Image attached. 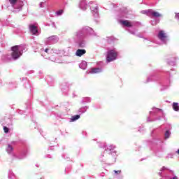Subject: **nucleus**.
<instances>
[{"mask_svg":"<svg viewBox=\"0 0 179 179\" xmlns=\"http://www.w3.org/2000/svg\"><path fill=\"white\" fill-rule=\"evenodd\" d=\"M59 38L57 36H51L45 39V43L48 45L55 44L58 43Z\"/></svg>","mask_w":179,"mask_h":179,"instance_id":"obj_8","label":"nucleus"},{"mask_svg":"<svg viewBox=\"0 0 179 179\" xmlns=\"http://www.w3.org/2000/svg\"><path fill=\"white\" fill-rule=\"evenodd\" d=\"M26 157V152H22V156L19 157V159H24Z\"/></svg>","mask_w":179,"mask_h":179,"instance_id":"obj_28","label":"nucleus"},{"mask_svg":"<svg viewBox=\"0 0 179 179\" xmlns=\"http://www.w3.org/2000/svg\"><path fill=\"white\" fill-rule=\"evenodd\" d=\"M157 114H162L163 117V110L159 108H153L152 111L150 112V117H153V115H156Z\"/></svg>","mask_w":179,"mask_h":179,"instance_id":"obj_10","label":"nucleus"},{"mask_svg":"<svg viewBox=\"0 0 179 179\" xmlns=\"http://www.w3.org/2000/svg\"><path fill=\"white\" fill-rule=\"evenodd\" d=\"M79 118H80V115L72 116L71 118V122H74V121H77V120H79Z\"/></svg>","mask_w":179,"mask_h":179,"instance_id":"obj_19","label":"nucleus"},{"mask_svg":"<svg viewBox=\"0 0 179 179\" xmlns=\"http://www.w3.org/2000/svg\"><path fill=\"white\" fill-rule=\"evenodd\" d=\"M143 15H147V16L153 17H162V14H160L157 11H155L153 10H144L141 11Z\"/></svg>","mask_w":179,"mask_h":179,"instance_id":"obj_6","label":"nucleus"},{"mask_svg":"<svg viewBox=\"0 0 179 179\" xmlns=\"http://www.w3.org/2000/svg\"><path fill=\"white\" fill-rule=\"evenodd\" d=\"M53 27H55V24L53 23Z\"/></svg>","mask_w":179,"mask_h":179,"instance_id":"obj_37","label":"nucleus"},{"mask_svg":"<svg viewBox=\"0 0 179 179\" xmlns=\"http://www.w3.org/2000/svg\"><path fill=\"white\" fill-rule=\"evenodd\" d=\"M170 135H171V132H170L169 130H167L164 134L165 139H169V138H170Z\"/></svg>","mask_w":179,"mask_h":179,"instance_id":"obj_24","label":"nucleus"},{"mask_svg":"<svg viewBox=\"0 0 179 179\" xmlns=\"http://www.w3.org/2000/svg\"><path fill=\"white\" fill-rule=\"evenodd\" d=\"M115 174H121V171H114Z\"/></svg>","mask_w":179,"mask_h":179,"instance_id":"obj_30","label":"nucleus"},{"mask_svg":"<svg viewBox=\"0 0 179 179\" xmlns=\"http://www.w3.org/2000/svg\"><path fill=\"white\" fill-rule=\"evenodd\" d=\"M157 36V38L161 41V44H167L169 42V35L164 30H159Z\"/></svg>","mask_w":179,"mask_h":179,"instance_id":"obj_3","label":"nucleus"},{"mask_svg":"<svg viewBox=\"0 0 179 179\" xmlns=\"http://www.w3.org/2000/svg\"><path fill=\"white\" fill-rule=\"evenodd\" d=\"M78 45L79 47H85V42H79Z\"/></svg>","mask_w":179,"mask_h":179,"instance_id":"obj_29","label":"nucleus"},{"mask_svg":"<svg viewBox=\"0 0 179 179\" xmlns=\"http://www.w3.org/2000/svg\"><path fill=\"white\" fill-rule=\"evenodd\" d=\"M89 6L90 8L92 15L95 17H97V16H99V6H97V4H96V2L90 1L89 3Z\"/></svg>","mask_w":179,"mask_h":179,"instance_id":"obj_7","label":"nucleus"},{"mask_svg":"<svg viewBox=\"0 0 179 179\" xmlns=\"http://www.w3.org/2000/svg\"><path fill=\"white\" fill-rule=\"evenodd\" d=\"M29 30L31 34H34V36H38V29H37V26L34 24H30Z\"/></svg>","mask_w":179,"mask_h":179,"instance_id":"obj_12","label":"nucleus"},{"mask_svg":"<svg viewBox=\"0 0 179 179\" xmlns=\"http://www.w3.org/2000/svg\"><path fill=\"white\" fill-rule=\"evenodd\" d=\"M100 72H103V69L100 68H92L90 70L88 73H100Z\"/></svg>","mask_w":179,"mask_h":179,"instance_id":"obj_15","label":"nucleus"},{"mask_svg":"<svg viewBox=\"0 0 179 179\" xmlns=\"http://www.w3.org/2000/svg\"><path fill=\"white\" fill-rule=\"evenodd\" d=\"M3 131L5 134H8V132H9V129L6 127H3Z\"/></svg>","mask_w":179,"mask_h":179,"instance_id":"obj_27","label":"nucleus"},{"mask_svg":"<svg viewBox=\"0 0 179 179\" xmlns=\"http://www.w3.org/2000/svg\"><path fill=\"white\" fill-rule=\"evenodd\" d=\"M115 148V145H110L107 146V150H106V153H108V152H111L114 148Z\"/></svg>","mask_w":179,"mask_h":179,"instance_id":"obj_20","label":"nucleus"},{"mask_svg":"<svg viewBox=\"0 0 179 179\" xmlns=\"http://www.w3.org/2000/svg\"><path fill=\"white\" fill-rule=\"evenodd\" d=\"M12 54L11 57L7 55L6 57H2L4 61H10L11 59H17L22 57L24 46L23 45H15L11 48Z\"/></svg>","mask_w":179,"mask_h":179,"instance_id":"obj_2","label":"nucleus"},{"mask_svg":"<svg viewBox=\"0 0 179 179\" xmlns=\"http://www.w3.org/2000/svg\"><path fill=\"white\" fill-rule=\"evenodd\" d=\"M38 48L40 49L42 57H47V55H48L49 54L48 51H50V49L48 48L43 49L41 48V45L40 44L38 45Z\"/></svg>","mask_w":179,"mask_h":179,"instance_id":"obj_13","label":"nucleus"},{"mask_svg":"<svg viewBox=\"0 0 179 179\" xmlns=\"http://www.w3.org/2000/svg\"><path fill=\"white\" fill-rule=\"evenodd\" d=\"M92 101V99L89 97L85 98L83 99V103H90Z\"/></svg>","mask_w":179,"mask_h":179,"instance_id":"obj_26","label":"nucleus"},{"mask_svg":"<svg viewBox=\"0 0 179 179\" xmlns=\"http://www.w3.org/2000/svg\"><path fill=\"white\" fill-rule=\"evenodd\" d=\"M173 108L174 111H179L178 103H173Z\"/></svg>","mask_w":179,"mask_h":179,"instance_id":"obj_22","label":"nucleus"},{"mask_svg":"<svg viewBox=\"0 0 179 179\" xmlns=\"http://www.w3.org/2000/svg\"><path fill=\"white\" fill-rule=\"evenodd\" d=\"M85 54H86V50L85 49H78L76 52L77 57H82V55H85Z\"/></svg>","mask_w":179,"mask_h":179,"instance_id":"obj_16","label":"nucleus"},{"mask_svg":"<svg viewBox=\"0 0 179 179\" xmlns=\"http://www.w3.org/2000/svg\"><path fill=\"white\" fill-rule=\"evenodd\" d=\"M151 24H152V26H155V24H157V23L156 22L152 21V22H151Z\"/></svg>","mask_w":179,"mask_h":179,"instance_id":"obj_31","label":"nucleus"},{"mask_svg":"<svg viewBox=\"0 0 179 179\" xmlns=\"http://www.w3.org/2000/svg\"><path fill=\"white\" fill-rule=\"evenodd\" d=\"M88 36H96V34L94 33L93 29L87 26L83 27L76 33V38L78 41L83 40V38H86Z\"/></svg>","mask_w":179,"mask_h":179,"instance_id":"obj_1","label":"nucleus"},{"mask_svg":"<svg viewBox=\"0 0 179 179\" xmlns=\"http://www.w3.org/2000/svg\"><path fill=\"white\" fill-rule=\"evenodd\" d=\"M131 34H135V31H130Z\"/></svg>","mask_w":179,"mask_h":179,"instance_id":"obj_34","label":"nucleus"},{"mask_svg":"<svg viewBox=\"0 0 179 179\" xmlns=\"http://www.w3.org/2000/svg\"><path fill=\"white\" fill-rule=\"evenodd\" d=\"M8 178L9 179H15V173H13V171H9V172H8Z\"/></svg>","mask_w":179,"mask_h":179,"instance_id":"obj_23","label":"nucleus"},{"mask_svg":"<svg viewBox=\"0 0 179 179\" xmlns=\"http://www.w3.org/2000/svg\"><path fill=\"white\" fill-rule=\"evenodd\" d=\"M10 5L14 8L15 12H20L23 6V1L20 0H8Z\"/></svg>","mask_w":179,"mask_h":179,"instance_id":"obj_4","label":"nucleus"},{"mask_svg":"<svg viewBox=\"0 0 179 179\" xmlns=\"http://www.w3.org/2000/svg\"><path fill=\"white\" fill-rule=\"evenodd\" d=\"M64 13V10H59L56 12L57 16H61Z\"/></svg>","mask_w":179,"mask_h":179,"instance_id":"obj_25","label":"nucleus"},{"mask_svg":"<svg viewBox=\"0 0 179 179\" xmlns=\"http://www.w3.org/2000/svg\"><path fill=\"white\" fill-rule=\"evenodd\" d=\"M6 152L8 153V155L12 154V152H13V147H12V145H10V144H8L6 148Z\"/></svg>","mask_w":179,"mask_h":179,"instance_id":"obj_18","label":"nucleus"},{"mask_svg":"<svg viewBox=\"0 0 179 179\" xmlns=\"http://www.w3.org/2000/svg\"><path fill=\"white\" fill-rule=\"evenodd\" d=\"M120 23L122 26H125L126 27H132V26H134V24L128 20H121Z\"/></svg>","mask_w":179,"mask_h":179,"instance_id":"obj_14","label":"nucleus"},{"mask_svg":"<svg viewBox=\"0 0 179 179\" xmlns=\"http://www.w3.org/2000/svg\"><path fill=\"white\" fill-rule=\"evenodd\" d=\"M117 57H118V52L115 49L110 50L108 51V54L106 56L107 62H111L113 61H115L117 59Z\"/></svg>","mask_w":179,"mask_h":179,"instance_id":"obj_5","label":"nucleus"},{"mask_svg":"<svg viewBox=\"0 0 179 179\" xmlns=\"http://www.w3.org/2000/svg\"><path fill=\"white\" fill-rule=\"evenodd\" d=\"M166 170H167V168L163 166L159 172V176H160V177H164L165 179H178V177L177 176H173V178H170L169 176L165 175L164 171H166Z\"/></svg>","mask_w":179,"mask_h":179,"instance_id":"obj_9","label":"nucleus"},{"mask_svg":"<svg viewBox=\"0 0 179 179\" xmlns=\"http://www.w3.org/2000/svg\"><path fill=\"white\" fill-rule=\"evenodd\" d=\"M78 6L80 9H81V10H86L89 6L87 5V2L86 0H81L80 1V3L78 4Z\"/></svg>","mask_w":179,"mask_h":179,"instance_id":"obj_11","label":"nucleus"},{"mask_svg":"<svg viewBox=\"0 0 179 179\" xmlns=\"http://www.w3.org/2000/svg\"><path fill=\"white\" fill-rule=\"evenodd\" d=\"M148 121H152V120H150V117L148 118Z\"/></svg>","mask_w":179,"mask_h":179,"instance_id":"obj_36","label":"nucleus"},{"mask_svg":"<svg viewBox=\"0 0 179 179\" xmlns=\"http://www.w3.org/2000/svg\"><path fill=\"white\" fill-rule=\"evenodd\" d=\"M176 18L179 20V13L176 14Z\"/></svg>","mask_w":179,"mask_h":179,"instance_id":"obj_32","label":"nucleus"},{"mask_svg":"<svg viewBox=\"0 0 179 179\" xmlns=\"http://www.w3.org/2000/svg\"><path fill=\"white\" fill-rule=\"evenodd\" d=\"M87 106L83 107L79 109L78 112L80 113L81 114H83V113H86L87 111Z\"/></svg>","mask_w":179,"mask_h":179,"instance_id":"obj_21","label":"nucleus"},{"mask_svg":"<svg viewBox=\"0 0 179 179\" xmlns=\"http://www.w3.org/2000/svg\"><path fill=\"white\" fill-rule=\"evenodd\" d=\"M147 82H150V78H148Z\"/></svg>","mask_w":179,"mask_h":179,"instance_id":"obj_35","label":"nucleus"},{"mask_svg":"<svg viewBox=\"0 0 179 179\" xmlns=\"http://www.w3.org/2000/svg\"><path fill=\"white\" fill-rule=\"evenodd\" d=\"M79 67L81 69H86V68L87 67V62H86V61H82L81 63L79 64Z\"/></svg>","mask_w":179,"mask_h":179,"instance_id":"obj_17","label":"nucleus"},{"mask_svg":"<svg viewBox=\"0 0 179 179\" xmlns=\"http://www.w3.org/2000/svg\"><path fill=\"white\" fill-rule=\"evenodd\" d=\"M43 2H41V3H39V7H40V8H43Z\"/></svg>","mask_w":179,"mask_h":179,"instance_id":"obj_33","label":"nucleus"}]
</instances>
